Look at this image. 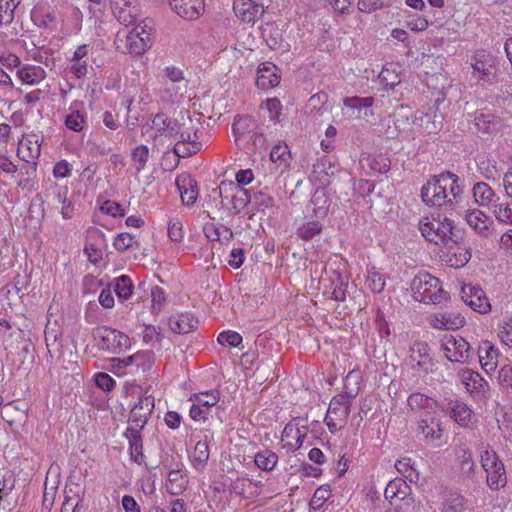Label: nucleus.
<instances>
[{
  "label": "nucleus",
  "mask_w": 512,
  "mask_h": 512,
  "mask_svg": "<svg viewBox=\"0 0 512 512\" xmlns=\"http://www.w3.org/2000/svg\"><path fill=\"white\" fill-rule=\"evenodd\" d=\"M463 195L460 178L452 172H443L432 177L421 188V198L424 203L452 209Z\"/></svg>",
  "instance_id": "1"
},
{
  "label": "nucleus",
  "mask_w": 512,
  "mask_h": 512,
  "mask_svg": "<svg viewBox=\"0 0 512 512\" xmlns=\"http://www.w3.org/2000/svg\"><path fill=\"white\" fill-rule=\"evenodd\" d=\"M421 235L430 243L437 246L453 248V245H459L462 240V231L458 228L454 221L441 217H423L418 223Z\"/></svg>",
  "instance_id": "2"
},
{
  "label": "nucleus",
  "mask_w": 512,
  "mask_h": 512,
  "mask_svg": "<svg viewBox=\"0 0 512 512\" xmlns=\"http://www.w3.org/2000/svg\"><path fill=\"white\" fill-rule=\"evenodd\" d=\"M153 44V27L150 20H144L129 33L118 32L115 38L116 49L121 53L142 55Z\"/></svg>",
  "instance_id": "3"
},
{
  "label": "nucleus",
  "mask_w": 512,
  "mask_h": 512,
  "mask_svg": "<svg viewBox=\"0 0 512 512\" xmlns=\"http://www.w3.org/2000/svg\"><path fill=\"white\" fill-rule=\"evenodd\" d=\"M346 391L334 396L325 416V423L331 433L341 430L349 417L352 401L357 396L356 387H346Z\"/></svg>",
  "instance_id": "4"
},
{
  "label": "nucleus",
  "mask_w": 512,
  "mask_h": 512,
  "mask_svg": "<svg viewBox=\"0 0 512 512\" xmlns=\"http://www.w3.org/2000/svg\"><path fill=\"white\" fill-rule=\"evenodd\" d=\"M411 291L416 301L426 304H442L449 298L439 279L429 273L416 275L411 282Z\"/></svg>",
  "instance_id": "5"
},
{
  "label": "nucleus",
  "mask_w": 512,
  "mask_h": 512,
  "mask_svg": "<svg viewBox=\"0 0 512 512\" xmlns=\"http://www.w3.org/2000/svg\"><path fill=\"white\" fill-rule=\"evenodd\" d=\"M472 77L478 83L493 85L497 83L496 59L484 49L477 50L471 57Z\"/></svg>",
  "instance_id": "6"
},
{
  "label": "nucleus",
  "mask_w": 512,
  "mask_h": 512,
  "mask_svg": "<svg viewBox=\"0 0 512 512\" xmlns=\"http://www.w3.org/2000/svg\"><path fill=\"white\" fill-rule=\"evenodd\" d=\"M482 468L487 473V485L498 490L507 484L506 470L497 453L486 447L480 453Z\"/></svg>",
  "instance_id": "7"
},
{
  "label": "nucleus",
  "mask_w": 512,
  "mask_h": 512,
  "mask_svg": "<svg viewBox=\"0 0 512 512\" xmlns=\"http://www.w3.org/2000/svg\"><path fill=\"white\" fill-rule=\"evenodd\" d=\"M93 337L97 341L100 349L120 353L124 348L130 345V340L123 332L108 326H99L94 329Z\"/></svg>",
  "instance_id": "8"
},
{
  "label": "nucleus",
  "mask_w": 512,
  "mask_h": 512,
  "mask_svg": "<svg viewBox=\"0 0 512 512\" xmlns=\"http://www.w3.org/2000/svg\"><path fill=\"white\" fill-rule=\"evenodd\" d=\"M219 400L220 392L217 389L192 394L189 398L192 402L189 410L190 417L195 421L207 420Z\"/></svg>",
  "instance_id": "9"
},
{
  "label": "nucleus",
  "mask_w": 512,
  "mask_h": 512,
  "mask_svg": "<svg viewBox=\"0 0 512 512\" xmlns=\"http://www.w3.org/2000/svg\"><path fill=\"white\" fill-rule=\"evenodd\" d=\"M441 348L451 362H468L473 354L470 344L460 336H444L441 340Z\"/></svg>",
  "instance_id": "10"
},
{
  "label": "nucleus",
  "mask_w": 512,
  "mask_h": 512,
  "mask_svg": "<svg viewBox=\"0 0 512 512\" xmlns=\"http://www.w3.org/2000/svg\"><path fill=\"white\" fill-rule=\"evenodd\" d=\"M154 409V398L151 395H142L132 407L127 429L143 430Z\"/></svg>",
  "instance_id": "11"
},
{
  "label": "nucleus",
  "mask_w": 512,
  "mask_h": 512,
  "mask_svg": "<svg viewBox=\"0 0 512 512\" xmlns=\"http://www.w3.org/2000/svg\"><path fill=\"white\" fill-rule=\"evenodd\" d=\"M460 296L464 303L476 312L485 314L491 310V305L486 293L480 287L463 285L461 287Z\"/></svg>",
  "instance_id": "12"
},
{
  "label": "nucleus",
  "mask_w": 512,
  "mask_h": 512,
  "mask_svg": "<svg viewBox=\"0 0 512 512\" xmlns=\"http://www.w3.org/2000/svg\"><path fill=\"white\" fill-rule=\"evenodd\" d=\"M110 5L114 16L121 24L129 26L136 22L139 11L136 0H110Z\"/></svg>",
  "instance_id": "13"
},
{
  "label": "nucleus",
  "mask_w": 512,
  "mask_h": 512,
  "mask_svg": "<svg viewBox=\"0 0 512 512\" xmlns=\"http://www.w3.org/2000/svg\"><path fill=\"white\" fill-rule=\"evenodd\" d=\"M307 417H294L284 427L281 440L284 442L283 447L288 452H295L303 445V435L299 434L297 422H306Z\"/></svg>",
  "instance_id": "14"
},
{
  "label": "nucleus",
  "mask_w": 512,
  "mask_h": 512,
  "mask_svg": "<svg viewBox=\"0 0 512 512\" xmlns=\"http://www.w3.org/2000/svg\"><path fill=\"white\" fill-rule=\"evenodd\" d=\"M466 510V499L457 490L441 487L440 512H464Z\"/></svg>",
  "instance_id": "15"
},
{
  "label": "nucleus",
  "mask_w": 512,
  "mask_h": 512,
  "mask_svg": "<svg viewBox=\"0 0 512 512\" xmlns=\"http://www.w3.org/2000/svg\"><path fill=\"white\" fill-rule=\"evenodd\" d=\"M443 116L432 108L418 109L414 114L413 123L427 134L436 133L442 127Z\"/></svg>",
  "instance_id": "16"
},
{
  "label": "nucleus",
  "mask_w": 512,
  "mask_h": 512,
  "mask_svg": "<svg viewBox=\"0 0 512 512\" xmlns=\"http://www.w3.org/2000/svg\"><path fill=\"white\" fill-rule=\"evenodd\" d=\"M459 377L471 395L479 399L485 396L488 384L478 372L465 369L459 372Z\"/></svg>",
  "instance_id": "17"
},
{
  "label": "nucleus",
  "mask_w": 512,
  "mask_h": 512,
  "mask_svg": "<svg viewBox=\"0 0 512 512\" xmlns=\"http://www.w3.org/2000/svg\"><path fill=\"white\" fill-rule=\"evenodd\" d=\"M235 15L245 23H254L264 13V8L252 0H235L233 3Z\"/></svg>",
  "instance_id": "18"
},
{
  "label": "nucleus",
  "mask_w": 512,
  "mask_h": 512,
  "mask_svg": "<svg viewBox=\"0 0 512 512\" xmlns=\"http://www.w3.org/2000/svg\"><path fill=\"white\" fill-rule=\"evenodd\" d=\"M428 322L435 329L456 330L465 324V318L458 312H444L430 315Z\"/></svg>",
  "instance_id": "19"
},
{
  "label": "nucleus",
  "mask_w": 512,
  "mask_h": 512,
  "mask_svg": "<svg viewBox=\"0 0 512 512\" xmlns=\"http://www.w3.org/2000/svg\"><path fill=\"white\" fill-rule=\"evenodd\" d=\"M169 5L173 11L186 20L197 19L204 10L203 0H169Z\"/></svg>",
  "instance_id": "20"
},
{
  "label": "nucleus",
  "mask_w": 512,
  "mask_h": 512,
  "mask_svg": "<svg viewBox=\"0 0 512 512\" xmlns=\"http://www.w3.org/2000/svg\"><path fill=\"white\" fill-rule=\"evenodd\" d=\"M258 129V124L255 119L249 115L236 116L232 124V132L235 137V144L243 146L244 140L248 138L255 130Z\"/></svg>",
  "instance_id": "21"
},
{
  "label": "nucleus",
  "mask_w": 512,
  "mask_h": 512,
  "mask_svg": "<svg viewBox=\"0 0 512 512\" xmlns=\"http://www.w3.org/2000/svg\"><path fill=\"white\" fill-rule=\"evenodd\" d=\"M176 186L184 205L191 206L196 202L198 187L196 181L189 174L179 175L176 178Z\"/></svg>",
  "instance_id": "22"
},
{
  "label": "nucleus",
  "mask_w": 512,
  "mask_h": 512,
  "mask_svg": "<svg viewBox=\"0 0 512 512\" xmlns=\"http://www.w3.org/2000/svg\"><path fill=\"white\" fill-rule=\"evenodd\" d=\"M417 432L421 434L426 441L440 440L442 437L441 422L432 415L422 418L418 422Z\"/></svg>",
  "instance_id": "23"
},
{
  "label": "nucleus",
  "mask_w": 512,
  "mask_h": 512,
  "mask_svg": "<svg viewBox=\"0 0 512 512\" xmlns=\"http://www.w3.org/2000/svg\"><path fill=\"white\" fill-rule=\"evenodd\" d=\"M277 67L272 63H263L258 70L256 85L260 89H271L280 83V76L276 73Z\"/></svg>",
  "instance_id": "24"
},
{
  "label": "nucleus",
  "mask_w": 512,
  "mask_h": 512,
  "mask_svg": "<svg viewBox=\"0 0 512 512\" xmlns=\"http://www.w3.org/2000/svg\"><path fill=\"white\" fill-rule=\"evenodd\" d=\"M198 320L190 313H181L169 318V327L177 334H187L197 329Z\"/></svg>",
  "instance_id": "25"
},
{
  "label": "nucleus",
  "mask_w": 512,
  "mask_h": 512,
  "mask_svg": "<svg viewBox=\"0 0 512 512\" xmlns=\"http://www.w3.org/2000/svg\"><path fill=\"white\" fill-rule=\"evenodd\" d=\"M210 457V450L208 445V436L205 435L204 440H199L190 455L192 466L198 472L204 471Z\"/></svg>",
  "instance_id": "26"
},
{
  "label": "nucleus",
  "mask_w": 512,
  "mask_h": 512,
  "mask_svg": "<svg viewBox=\"0 0 512 512\" xmlns=\"http://www.w3.org/2000/svg\"><path fill=\"white\" fill-rule=\"evenodd\" d=\"M472 192L475 202L480 206H491L493 208V204H496L499 200L494 190L485 182L474 184Z\"/></svg>",
  "instance_id": "27"
},
{
  "label": "nucleus",
  "mask_w": 512,
  "mask_h": 512,
  "mask_svg": "<svg viewBox=\"0 0 512 512\" xmlns=\"http://www.w3.org/2000/svg\"><path fill=\"white\" fill-rule=\"evenodd\" d=\"M442 410L449 412L451 418L461 426H465L471 419V409L465 403L457 400L448 402L442 407Z\"/></svg>",
  "instance_id": "28"
},
{
  "label": "nucleus",
  "mask_w": 512,
  "mask_h": 512,
  "mask_svg": "<svg viewBox=\"0 0 512 512\" xmlns=\"http://www.w3.org/2000/svg\"><path fill=\"white\" fill-rule=\"evenodd\" d=\"M478 359L485 371H492L497 366L498 352L494 346L486 341L478 347Z\"/></svg>",
  "instance_id": "29"
},
{
  "label": "nucleus",
  "mask_w": 512,
  "mask_h": 512,
  "mask_svg": "<svg viewBox=\"0 0 512 512\" xmlns=\"http://www.w3.org/2000/svg\"><path fill=\"white\" fill-rule=\"evenodd\" d=\"M407 404L412 411H426L430 413L437 408L438 403L432 397H429L420 392H414L409 395Z\"/></svg>",
  "instance_id": "30"
},
{
  "label": "nucleus",
  "mask_w": 512,
  "mask_h": 512,
  "mask_svg": "<svg viewBox=\"0 0 512 512\" xmlns=\"http://www.w3.org/2000/svg\"><path fill=\"white\" fill-rule=\"evenodd\" d=\"M17 75L23 83L36 85L46 78V71L41 66L26 64L17 71Z\"/></svg>",
  "instance_id": "31"
},
{
  "label": "nucleus",
  "mask_w": 512,
  "mask_h": 512,
  "mask_svg": "<svg viewBox=\"0 0 512 512\" xmlns=\"http://www.w3.org/2000/svg\"><path fill=\"white\" fill-rule=\"evenodd\" d=\"M374 103L373 97H345L343 99V105L351 110L350 117L352 118H360L362 110L364 109V114L367 115V109L371 107Z\"/></svg>",
  "instance_id": "32"
},
{
  "label": "nucleus",
  "mask_w": 512,
  "mask_h": 512,
  "mask_svg": "<svg viewBox=\"0 0 512 512\" xmlns=\"http://www.w3.org/2000/svg\"><path fill=\"white\" fill-rule=\"evenodd\" d=\"M468 225L473 228L479 235L487 237L489 234V217L479 209H473L466 214Z\"/></svg>",
  "instance_id": "33"
},
{
  "label": "nucleus",
  "mask_w": 512,
  "mask_h": 512,
  "mask_svg": "<svg viewBox=\"0 0 512 512\" xmlns=\"http://www.w3.org/2000/svg\"><path fill=\"white\" fill-rule=\"evenodd\" d=\"M410 487L405 480L395 478L391 480L384 491L385 499L392 501L394 499L405 500L409 495Z\"/></svg>",
  "instance_id": "34"
},
{
  "label": "nucleus",
  "mask_w": 512,
  "mask_h": 512,
  "mask_svg": "<svg viewBox=\"0 0 512 512\" xmlns=\"http://www.w3.org/2000/svg\"><path fill=\"white\" fill-rule=\"evenodd\" d=\"M125 436L129 441L131 458L138 464H141L144 460L141 430L127 429Z\"/></svg>",
  "instance_id": "35"
},
{
  "label": "nucleus",
  "mask_w": 512,
  "mask_h": 512,
  "mask_svg": "<svg viewBox=\"0 0 512 512\" xmlns=\"http://www.w3.org/2000/svg\"><path fill=\"white\" fill-rule=\"evenodd\" d=\"M310 206L315 217L324 218L330 207V199L324 189H316L310 199Z\"/></svg>",
  "instance_id": "36"
},
{
  "label": "nucleus",
  "mask_w": 512,
  "mask_h": 512,
  "mask_svg": "<svg viewBox=\"0 0 512 512\" xmlns=\"http://www.w3.org/2000/svg\"><path fill=\"white\" fill-rule=\"evenodd\" d=\"M411 359L425 372H428L432 366V358L429 355V348L425 343L417 342L411 347Z\"/></svg>",
  "instance_id": "37"
},
{
  "label": "nucleus",
  "mask_w": 512,
  "mask_h": 512,
  "mask_svg": "<svg viewBox=\"0 0 512 512\" xmlns=\"http://www.w3.org/2000/svg\"><path fill=\"white\" fill-rule=\"evenodd\" d=\"M474 124L479 132L492 134L499 129L500 121L491 113L480 112L476 114Z\"/></svg>",
  "instance_id": "38"
},
{
  "label": "nucleus",
  "mask_w": 512,
  "mask_h": 512,
  "mask_svg": "<svg viewBox=\"0 0 512 512\" xmlns=\"http://www.w3.org/2000/svg\"><path fill=\"white\" fill-rule=\"evenodd\" d=\"M187 484L188 477L180 468L169 471L167 489L172 495L181 494L186 489Z\"/></svg>",
  "instance_id": "39"
},
{
  "label": "nucleus",
  "mask_w": 512,
  "mask_h": 512,
  "mask_svg": "<svg viewBox=\"0 0 512 512\" xmlns=\"http://www.w3.org/2000/svg\"><path fill=\"white\" fill-rule=\"evenodd\" d=\"M266 138L264 134L259 131V128L255 130L251 135L244 140L243 146H237L238 148L245 151L247 154L261 153L265 149Z\"/></svg>",
  "instance_id": "40"
},
{
  "label": "nucleus",
  "mask_w": 512,
  "mask_h": 512,
  "mask_svg": "<svg viewBox=\"0 0 512 512\" xmlns=\"http://www.w3.org/2000/svg\"><path fill=\"white\" fill-rule=\"evenodd\" d=\"M255 465L263 471H271L278 462V455L269 449L259 451L254 457Z\"/></svg>",
  "instance_id": "41"
},
{
  "label": "nucleus",
  "mask_w": 512,
  "mask_h": 512,
  "mask_svg": "<svg viewBox=\"0 0 512 512\" xmlns=\"http://www.w3.org/2000/svg\"><path fill=\"white\" fill-rule=\"evenodd\" d=\"M114 291L120 301L129 299L133 292V284L127 275H121L115 279Z\"/></svg>",
  "instance_id": "42"
},
{
  "label": "nucleus",
  "mask_w": 512,
  "mask_h": 512,
  "mask_svg": "<svg viewBox=\"0 0 512 512\" xmlns=\"http://www.w3.org/2000/svg\"><path fill=\"white\" fill-rule=\"evenodd\" d=\"M395 468L401 473L406 479L411 482L419 480V473L414 468V462L409 457H404L395 463Z\"/></svg>",
  "instance_id": "43"
},
{
  "label": "nucleus",
  "mask_w": 512,
  "mask_h": 512,
  "mask_svg": "<svg viewBox=\"0 0 512 512\" xmlns=\"http://www.w3.org/2000/svg\"><path fill=\"white\" fill-rule=\"evenodd\" d=\"M322 224L319 221H308L297 229V236L305 241L312 240L322 231Z\"/></svg>",
  "instance_id": "44"
},
{
  "label": "nucleus",
  "mask_w": 512,
  "mask_h": 512,
  "mask_svg": "<svg viewBox=\"0 0 512 512\" xmlns=\"http://www.w3.org/2000/svg\"><path fill=\"white\" fill-rule=\"evenodd\" d=\"M366 284L372 292L381 293L385 288V277L372 267L367 271Z\"/></svg>",
  "instance_id": "45"
},
{
  "label": "nucleus",
  "mask_w": 512,
  "mask_h": 512,
  "mask_svg": "<svg viewBox=\"0 0 512 512\" xmlns=\"http://www.w3.org/2000/svg\"><path fill=\"white\" fill-rule=\"evenodd\" d=\"M201 146V143L196 140H193L192 143L179 142L178 140L173 148V152L179 158L190 157L199 152L201 150Z\"/></svg>",
  "instance_id": "46"
},
{
  "label": "nucleus",
  "mask_w": 512,
  "mask_h": 512,
  "mask_svg": "<svg viewBox=\"0 0 512 512\" xmlns=\"http://www.w3.org/2000/svg\"><path fill=\"white\" fill-rule=\"evenodd\" d=\"M492 211L499 222L512 225V203L506 202L493 204Z\"/></svg>",
  "instance_id": "47"
},
{
  "label": "nucleus",
  "mask_w": 512,
  "mask_h": 512,
  "mask_svg": "<svg viewBox=\"0 0 512 512\" xmlns=\"http://www.w3.org/2000/svg\"><path fill=\"white\" fill-rule=\"evenodd\" d=\"M18 4V0H0V24H10L13 21Z\"/></svg>",
  "instance_id": "48"
},
{
  "label": "nucleus",
  "mask_w": 512,
  "mask_h": 512,
  "mask_svg": "<svg viewBox=\"0 0 512 512\" xmlns=\"http://www.w3.org/2000/svg\"><path fill=\"white\" fill-rule=\"evenodd\" d=\"M167 296L164 290L159 286H154L151 289V312L155 315L159 314L165 304H166Z\"/></svg>",
  "instance_id": "49"
},
{
  "label": "nucleus",
  "mask_w": 512,
  "mask_h": 512,
  "mask_svg": "<svg viewBox=\"0 0 512 512\" xmlns=\"http://www.w3.org/2000/svg\"><path fill=\"white\" fill-rule=\"evenodd\" d=\"M142 338L144 343L150 344L154 347L155 344H161L164 335L162 334L160 327L154 325H145Z\"/></svg>",
  "instance_id": "50"
},
{
  "label": "nucleus",
  "mask_w": 512,
  "mask_h": 512,
  "mask_svg": "<svg viewBox=\"0 0 512 512\" xmlns=\"http://www.w3.org/2000/svg\"><path fill=\"white\" fill-rule=\"evenodd\" d=\"M148 157L149 149L145 145H139L132 151V161L134 162L137 173L145 168Z\"/></svg>",
  "instance_id": "51"
},
{
  "label": "nucleus",
  "mask_w": 512,
  "mask_h": 512,
  "mask_svg": "<svg viewBox=\"0 0 512 512\" xmlns=\"http://www.w3.org/2000/svg\"><path fill=\"white\" fill-rule=\"evenodd\" d=\"M247 201L249 203H253L258 210L262 211H264L266 208L272 207L274 203L273 198L262 191L254 192L249 196Z\"/></svg>",
  "instance_id": "52"
},
{
  "label": "nucleus",
  "mask_w": 512,
  "mask_h": 512,
  "mask_svg": "<svg viewBox=\"0 0 512 512\" xmlns=\"http://www.w3.org/2000/svg\"><path fill=\"white\" fill-rule=\"evenodd\" d=\"M155 362V354L151 350L137 352L135 367L143 373L149 371Z\"/></svg>",
  "instance_id": "53"
},
{
  "label": "nucleus",
  "mask_w": 512,
  "mask_h": 512,
  "mask_svg": "<svg viewBox=\"0 0 512 512\" xmlns=\"http://www.w3.org/2000/svg\"><path fill=\"white\" fill-rule=\"evenodd\" d=\"M86 124L85 116L80 111H72L65 118V125L68 129L80 132Z\"/></svg>",
  "instance_id": "54"
},
{
  "label": "nucleus",
  "mask_w": 512,
  "mask_h": 512,
  "mask_svg": "<svg viewBox=\"0 0 512 512\" xmlns=\"http://www.w3.org/2000/svg\"><path fill=\"white\" fill-rule=\"evenodd\" d=\"M369 167L372 171L385 174L390 170L391 161L385 155H377L368 159Z\"/></svg>",
  "instance_id": "55"
},
{
  "label": "nucleus",
  "mask_w": 512,
  "mask_h": 512,
  "mask_svg": "<svg viewBox=\"0 0 512 512\" xmlns=\"http://www.w3.org/2000/svg\"><path fill=\"white\" fill-rule=\"evenodd\" d=\"M217 341L222 346L238 347L242 342V336L235 331H223L218 337Z\"/></svg>",
  "instance_id": "56"
},
{
  "label": "nucleus",
  "mask_w": 512,
  "mask_h": 512,
  "mask_svg": "<svg viewBox=\"0 0 512 512\" xmlns=\"http://www.w3.org/2000/svg\"><path fill=\"white\" fill-rule=\"evenodd\" d=\"M189 125L185 123V126L181 128L180 131V140L179 142H188L192 143L193 140L198 141L199 137L197 135L198 133V127L194 124V121L191 117H188Z\"/></svg>",
  "instance_id": "57"
},
{
  "label": "nucleus",
  "mask_w": 512,
  "mask_h": 512,
  "mask_svg": "<svg viewBox=\"0 0 512 512\" xmlns=\"http://www.w3.org/2000/svg\"><path fill=\"white\" fill-rule=\"evenodd\" d=\"M16 477L8 471L4 474L2 481H0V501L7 497L15 488Z\"/></svg>",
  "instance_id": "58"
},
{
  "label": "nucleus",
  "mask_w": 512,
  "mask_h": 512,
  "mask_svg": "<svg viewBox=\"0 0 512 512\" xmlns=\"http://www.w3.org/2000/svg\"><path fill=\"white\" fill-rule=\"evenodd\" d=\"M168 236L173 242H180L184 237L183 224L178 218L170 219L168 223Z\"/></svg>",
  "instance_id": "59"
},
{
  "label": "nucleus",
  "mask_w": 512,
  "mask_h": 512,
  "mask_svg": "<svg viewBox=\"0 0 512 512\" xmlns=\"http://www.w3.org/2000/svg\"><path fill=\"white\" fill-rule=\"evenodd\" d=\"M170 118L165 113H157L152 119V129L155 130V136H162L166 133L170 123Z\"/></svg>",
  "instance_id": "60"
},
{
  "label": "nucleus",
  "mask_w": 512,
  "mask_h": 512,
  "mask_svg": "<svg viewBox=\"0 0 512 512\" xmlns=\"http://www.w3.org/2000/svg\"><path fill=\"white\" fill-rule=\"evenodd\" d=\"M64 498L73 500L74 502L83 501V488L78 483L72 481L67 482L64 489Z\"/></svg>",
  "instance_id": "61"
},
{
  "label": "nucleus",
  "mask_w": 512,
  "mask_h": 512,
  "mask_svg": "<svg viewBox=\"0 0 512 512\" xmlns=\"http://www.w3.org/2000/svg\"><path fill=\"white\" fill-rule=\"evenodd\" d=\"M134 243H137L135 240V236L129 233H119L114 239V247L120 251H126L133 246Z\"/></svg>",
  "instance_id": "62"
},
{
  "label": "nucleus",
  "mask_w": 512,
  "mask_h": 512,
  "mask_svg": "<svg viewBox=\"0 0 512 512\" xmlns=\"http://www.w3.org/2000/svg\"><path fill=\"white\" fill-rule=\"evenodd\" d=\"M95 384L103 391H111L116 385V381L107 373L99 372L95 374Z\"/></svg>",
  "instance_id": "63"
},
{
  "label": "nucleus",
  "mask_w": 512,
  "mask_h": 512,
  "mask_svg": "<svg viewBox=\"0 0 512 512\" xmlns=\"http://www.w3.org/2000/svg\"><path fill=\"white\" fill-rule=\"evenodd\" d=\"M498 335L502 343L512 348V316L499 326Z\"/></svg>",
  "instance_id": "64"
}]
</instances>
